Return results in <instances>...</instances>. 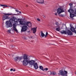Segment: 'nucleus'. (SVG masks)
Returning <instances> with one entry per match:
<instances>
[{"instance_id": "nucleus-15", "label": "nucleus", "mask_w": 76, "mask_h": 76, "mask_svg": "<svg viewBox=\"0 0 76 76\" xmlns=\"http://www.w3.org/2000/svg\"><path fill=\"white\" fill-rule=\"evenodd\" d=\"M68 12L70 13V14L73 13V12H74V11L72 9H70L69 10H68Z\"/></svg>"}, {"instance_id": "nucleus-20", "label": "nucleus", "mask_w": 76, "mask_h": 76, "mask_svg": "<svg viewBox=\"0 0 76 76\" xmlns=\"http://www.w3.org/2000/svg\"><path fill=\"white\" fill-rule=\"evenodd\" d=\"M51 71H49L48 72V76H50L51 75Z\"/></svg>"}, {"instance_id": "nucleus-31", "label": "nucleus", "mask_w": 76, "mask_h": 76, "mask_svg": "<svg viewBox=\"0 0 76 76\" xmlns=\"http://www.w3.org/2000/svg\"><path fill=\"white\" fill-rule=\"evenodd\" d=\"M37 20H38V21H40V20L39 18H37Z\"/></svg>"}, {"instance_id": "nucleus-12", "label": "nucleus", "mask_w": 76, "mask_h": 76, "mask_svg": "<svg viewBox=\"0 0 76 76\" xmlns=\"http://www.w3.org/2000/svg\"><path fill=\"white\" fill-rule=\"evenodd\" d=\"M26 25L28 26V27H31L32 25H31V23L30 22H27L26 23Z\"/></svg>"}, {"instance_id": "nucleus-34", "label": "nucleus", "mask_w": 76, "mask_h": 76, "mask_svg": "<svg viewBox=\"0 0 76 76\" xmlns=\"http://www.w3.org/2000/svg\"><path fill=\"white\" fill-rule=\"evenodd\" d=\"M60 16H63V14H61V15H60Z\"/></svg>"}, {"instance_id": "nucleus-17", "label": "nucleus", "mask_w": 76, "mask_h": 76, "mask_svg": "<svg viewBox=\"0 0 76 76\" xmlns=\"http://www.w3.org/2000/svg\"><path fill=\"white\" fill-rule=\"evenodd\" d=\"M61 33L62 34H67V31H61Z\"/></svg>"}, {"instance_id": "nucleus-11", "label": "nucleus", "mask_w": 76, "mask_h": 76, "mask_svg": "<svg viewBox=\"0 0 76 76\" xmlns=\"http://www.w3.org/2000/svg\"><path fill=\"white\" fill-rule=\"evenodd\" d=\"M26 25L28 26V27H31L32 25H31V23L30 22H27L26 23Z\"/></svg>"}, {"instance_id": "nucleus-33", "label": "nucleus", "mask_w": 76, "mask_h": 76, "mask_svg": "<svg viewBox=\"0 0 76 76\" xmlns=\"http://www.w3.org/2000/svg\"><path fill=\"white\" fill-rule=\"evenodd\" d=\"M13 69H11L10 70V71H13Z\"/></svg>"}, {"instance_id": "nucleus-7", "label": "nucleus", "mask_w": 76, "mask_h": 76, "mask_svg": "<svg viewBox=\"0 0 76 76\" xmlns=\"http://www.w3.org/2000/svg\"><path fill=\"white\" fill-rule=\"evenodd\" d=\"M18 22H20V25H23V26H24V25H26V23L24 21H22V20L20 19H18Z\"/></svg>"}, {"instance_id": "nucleus-38", "label": "nucleus", "mask_w": 76, "mask_h": 76, "mask_svg": "<svg viewBox=\"0 0 76 76\" xmlns=\"http://www.w3.org/2000/svg\"><path fill=\"white\" fill-rule=\"evenodd\" d=\"M43 16H44V18H45V16L43 15Z\"/></svg>"}, {"instance_id": "nucleus-41", "label": "nucleus", "mask_w": 76, "mask_h": 76, "mask_svg": "<svg viewBox=\"0 0 76 76\" xmlns=\"http://www.w3.org/2000/svg\"><path fill=\"white\" fill-rule=\"evenodd\" d=\"M45 75H46V74H45Z\"/></svg>"}, {"instance_id": "nucleus-26", "label": "nucleus", "mask_w": 76, "mask_h": 76, "mask_svg": "<svg viewBox=\"0 0 76 76\" xmlns=\"http://www.w3.org/2000/svg\"><path fill=\"white\" fill-rule=\"evenodd\" d=\"M69 5L70 7H71V6H73V4L72 3H70L69 4Z\"/></svg>"}, {"instance_id": "nucleus-27", "label": "nucleus", "mask_w": 76, "mask_h": 76, "mask_svg": "<svg viewBox=\"0 0 76 76\" xmlns=\"http://www.w3.org/2000/svg\"><path fill=\"white\" fill-rule=\"evenodd\" d=\"M47 35H48V32H46V34L45 35V37H47Z\"/></svg>"}, {"instance_id": "nucleus-6", "label": "nucleus", "mask_w": 76, "mask_h": 76, "mask_svg": "<svg viewBox=\"0 0 76 76\" xmlns=\"http://www.w3.org/2000/svg\"><path fill=\"white\" fill-rule=\"evenodd\" d=\"M25 54H24V56L23 57L21 56V57H19V56H17V57H15L14 58V60L15 61H18V60H19V61L20 60H22V59H23V57H24V55Z\"/></svg>"}, {"instance_id": "nucleus-18", "label": "nucleus", "mask_w": 76, "mask_h": 76, "mask_svg": "<svg viewBox=\"0 0 76 76\" xmlns=\"http://www.w3.org/2000/svg\"><path fill=\"white\" fill-rule=\"evenodd\" d=\"M0 6H1L3 7V8H5V7H7V6L5 5H0Z\"/></svg>"}, {"instance_id": "nucleus-39", "label": "nucleus", "mask_w": 76, "mask_h": 76, "mask_svg": "<svg viewBox=\"0 0 76 76\" xmlns=\"http://www.w3.org/2000/svg\"><path fill=\"white\" fill-rule=\"evenodd\" d=\"M18 14H19V13H18Z\"/></svg>"}, {"instance_id": "nucleus-25", "label": "nucleus", "mask_w": 76, "mask_h": 76, "mask_svg": "<svg viewBox=\"0 0 76 76\" xmlns=\"http://www.w3.org/2000/svg\"><path fill=\"white\" fill-rule=\"evenodd\" d=\"M56 25H57V26H59L58 25V22H56Z\"/></svg>"}, {"instance_id": "nucleus-9", "label": "nucleus", "mask_w": 76, "mask_h": 76, "mask_svg": "<svg viewBox=\"0 0 76 76\" xmlns=\"http://www.w3.org/2000/svg\"><path fill=\"white\" fill-rule=\"evenodd\" d=\"M37 2L40 4H44V0H37Z\"/></svg>"}, {"instance_id": "nucleus-14", "label": "nucleus", "mask_w": 76, "mask_h": 76, "mask_svg": "<svg viewBox=\"0 0 76 76\" xmlns=\"http://www.w3.org/2000/svg\"><path fill=\"white\" fill-rule=\"evenodd\" d=\"M55 28H56V31H60V26H55Z\"/></svg>"}, {"instance_id": "nucleus-22", "label": "nucleus", "mask_w": 76, "mask_h": 76, "mask_svg": "<svg viewBox=\"0 0 76 76\" xmlns=\"http://www.w3.org/2000/svg\"><path fill=\"white\" fill-rule=\"evenodd\" d=\"M52 74L53 75H56V73L55 72H52Z\"/></svg>"}, {"instance_id": "nucleus-24", "label": "nucleus", "mask_w": 76, "mask_h": 76, "mask_svg": "<svg viewBox=\"0 0 76 76\" xmlns=\"http://www.w3.org/2000/svg\"><path fill=\"white\" fill-rule=\"evenodd\" d=\"M45 70L46 71H47L48 70V68H45L43 69V71H44Z\"/></svg>"}, {"instance_id": "nucleus-1", "label": "nucleus", "mask_w": 76, "mask_h": 76, "mask_svg": "<svg viewBox=\"0 0 76 76\" xmlns=\"http://www.w3.org/2000/svg\"><path fill=\"white\" fill-rule=\"evenodd\" d=\"M23 64L24 66H27L29 64V66H33L35 69H38V66L37 63H35L34 60H31L30 59L28 58V56L26 54H25L23 57Z\"/></svg>"}, {"instance_id": "nucleus-4", "label": "nucleus", "mask_w": 76, "mask_h": 76, "mask_svg": "<svg viewBox=\"0 0 76 76\" xmlns=\"http://www.w3.org/2000/svg\"><path fill=\"white\" fill-rule=\"evenodd\" d=\"M59 75H61L62 76H67V72L65 70L63 71L62 70H60L59 71V73H58Z\"/></svg>"}, {"instance_id": "nucleus-21", "label": "nucleus", "mask_w": 76, "mask_h": 76, "mask_svg": "<svg viewBox=\"0 0 76 76\" xmlns=\"http://www.w3.org/2000/svg\"><path fill=\"white\" fill-rule=\"evenodd\" d=\"M39 68L40 69H41V70H42L43 71V70L44 69H43V67H42V66H39Z\"/></svg>"}, {"instance_id": "nucleus-19", "label": "nucleus", "mask_w": 76, "mask_h": 76, "mask_svg": "<svg viewBox=\"0 0 76 76\" xmlns=\"http://www.w3.org/2000/svg\"><path fill=\"white\" fill-rule=\"evenodd\" d=\"M41 37H44V36H45V34H44L43 33V32L42 31H41Z\"/></svg>"}, {"instance_id": "nucleus-16", "label": "nucleus", "mask_w": 76, "mask_h": 76, "mask_svg": "<svg viewBox=\"0 0 76 76\" xmlns=\"http://www.w3.org/2000/svg\"><path fill=\"white\" fill-rule=\"evenodd\" d=\"M32 31H33V34H35L37 31V27L36 28H34L31 29Z\"/></svg>"}, {"instance_id": "nucleus-35", "label": "nucleus", "mask_w": 76, "mask_h": 76, "mask_svg": "<svg viewBox=\"0 0 76 76\" xmlns=\"http://www.w3.org/2000/svg\"><path fill=\"white\" fill-rule=\"evenodd\" d=\"M13 72H15V71H16V70L15 69H13Z\"/></svg>"}, {"instance_id": "nucleus-32", "label": "nucleus", "mask_w": 76, "mask_h": 76, "mask_svg": "<svg viewBox=\"0 0 76 76\" xmlns=\"http://www.w3.org/2000/svg\"><path fill=\"white\" fill-rule=\"evenodd\" d=\"M54 15H56V16H57V13H55L54 14Z\"/></svg>"}, {"instance_id": "nucleus-28", "label": "nucleus", "mask_w": 76, "mask_h": 76, "mask_svg": "<svg viewBox=\"0 0 76 76\" xmlns=\"http://www.w3.org/2000/svg\"><path fill=\"white\" fill-rule=\"evenodd\" d=\"M11 31V29L7 31V32L8 33H10Z\"/></svg>"}, {"instance_id": "nucleus-10", "label": "nucleus", "mask_w": 76, "mask_h": 76, "mask_svg": "<svg viewBox=\"0 0 76 76\" xmlns=\"http://www.w3.org/2000/svg\"><path fill=\"white\" fill-rule=\"evenodd\" d=\"M67 34L68 35H73V33L72 32L69 30H67Z\"/></svg>"}, {"instance_id": "nucleus-29", "label": "nucleus", "mask_w": 76, "mask_h": 76, "mask_svg": "<svg viewBox=\"0 0 76 76\" xmlns=\"http://www.w3.org/2000/svg\"><path fill=\"white\" fill-rule=\"evenodd\" d=\"M9 8L10 9H13L12 7L9 6Z\"/></svg>"}, {"instance_id": "nucleus-2", "label": "nucleus", "mask_w": 76, "mask_h": 76, "mask_svg": "<svg viewBox=\"0 0 76 76\" xmlns=\"http://www.w3.org/2000/svg\"><path fill=\"white\" fill-rule=\"evenodd\" d=\"M14 23L12 25L14 30L17 33H18V31L16 28V26H17L18 24V21H17V19H16V17H13L12 20H10V21H7L6 22L5 26L6 28H7L12 27V23Z\"/></svg>"}, {"instance_id": "nucleus-37", "label": "nucleus", "mask_w": 76, "mask_h": 76, "mask_svg": "<svg viewBox=\"0 0 76 76\" xmlns=\"http://www.w3.org/2000/svg\"><path fill=\"white\" fill-rule=\"evenodd\" d=\"M28 32H30V31H28Z\"/></svg>"}, {"instance_id": "nucleus-40", "label": "nucleus", "mask_w": 76, "mask_h": 76, "mask_svg": "<svg viewBox=\"0 0 76 76\" xmlns=\"http://www.w3.org/2000/svg\"><path fill=\"white\" fill-rule=\"evenodd\" d=\"M75 74H76V72L75 73Z\"/></svg>"}, {"instance_id": "nucleus-8", "label": "nucleus", "mask_w": 76, "mask_h": 76, "mask_svg": "<svg viewBox=\"0 0 76 76\" xmlns=\"http://www.w3.org/2000/svg\"><path fill=\"white\" fill-rule=\"evenodd\" d=\"M28 27H27V26L25 25L22 27L21 32H25V31H26Z\"/></svg>"}, {"instance_id": "nucleus-23", "label": "nucleus", "mask_w": 76, "mask_h": 76, "mask_svg": "<svg viewBox=\"0 0 76 76\" xmlns=\"http://www.w3.org/2000/svg\"><path fill=\"white\" fill-rule=\"evenodd\" d=\"M15 11L16 12H17L18 13H19V12L20 13H21V12L20 11L19 12V10H15Z\"/></svg>"}, {"instance_id": "nucleus-30", "label": "nucleus", "mask_w": 76, "mask_h": 76, "mask_svg": "<svg viewBox=\"0 0 76 76\" xmlns=\"http://www.w3.org/2000/svg\"><path fill=\"white\" fill-rule=\"evenodd\" d=\"M24 39H25V40H26V39H26V37H24Z\"/></svg>"}, {"instance_id": "nucleus-36", "label": "nucleus", "mask_w": 76, "mask_h": 76, "mask_svg": "<svg viewBox=\"0 0 76 76\" xmlns=\"http://www.w3.org/2000/svg\"><path fill=\"white\" fill-rule=\"evenodd\" d=\"M10 47H13V45H11L10 46Z\"/></svg>"}, {"instance_id": "nucleus-13", "label": "nucleus", "mask_w": 76, "mask_h": 76, "mask_svg": "<svg viewBox=\"0 0 76 76\" xmlns=\"http://www.w3.org/2000/svg\"><path fill=\"white\" fill-rule=\"evenodd\" d=\"M26 25L28 26V27H31L32 25H31V23L30 22H27L26 23Z\"/></svg>"}, {"instance_id": "nucleus-3", "label": "nucleus", "mask_w": 76, "mask_h": 76, "mask_svg": "<svg viewBox=\"0 0 76 76\" xmlns=\"http://www.w3.org/2000/svg\"><path fill=\"white\" fill-rule=\"evenodd\" d=\"M4 14L5 15H4L3 17V20H4L6 19H10V17H9V16H10L11 15L15 16L17 15V14H13V13H12L10 14ZM7 15H8V16H7Z\"/></svg>"}, {"instance_id": "nucleus-5", "label": "nucleus", "mask_w": 76, "mask_h": 76, "mask_svg": "<svg viewBox=\"0 0 76 76\" xmlns=\"http://www.w3.org/2000/svg\"><path fill=\"white\" fill-rule=\"evenodd\" d=\"M64 12L63 8H61V7H60L58 8L57 10V13L60 15V14H61V13H63V12Z\"/></svg>"}]
</instances>
